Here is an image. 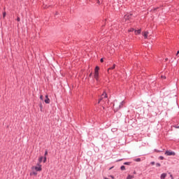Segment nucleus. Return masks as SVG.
<instances>
[{
  "mask_svg": "<svg viewBox=\"0 0 179 179\" xmlns=\"http://www.w3.org/2000/svg\"><path fill=\"white\" fill-rule=\"evenodd\" d=\"M44 101L46 104H50V98H48V95H45V99Z\"/></svg>",
  "mask_w": 179,
  "mask_h": 179,
  "instance_id": "6",
  "label": "nucleus"
},
{
  "mask_svg": "<svg viewBox=\"0 0 179 179\" xmlns=\"http://www.w3.org/2000/svg\"><path fill=\"white\" fill-rule=\"evenodd\" d=\"M135 162H141V158H137L134 160Z\"/></svg>",
  "mask_w": 179,
  "mask_h": 179,
  "instance_id": "19",
  "label": "nucleus"
},
{
  "mask_svg": "<svg viewBox=\"0 0 179 179\" xmlns=\"http://www.w3.org/2000/svg\"><path fill=\"white\" fill-rule=\"evenodd\" d=\"M48 155V151H45V156H47Z\"/></svg>",
  "mask_w": 179,
  "mask_h": 179,
  "instance_id": "24",
  "label": "nucleus"
},
{
  "mask_svg": "<svg viewBox=\"0 0 179 179\" xmlns=\"http://www.w3.org/2000/svg\"><path fill=\"white\" fill-rule=\"evenodd\" d=\"M101 62H104V60L102 59H101Z\"/></svg>",
  "mask_w": 179,
  "mask_h": 179,
  "instance_id": "30",
  "label": "nucleus"
},
{
  "mask_svg": "<svg viewBox=\"0 0 179 179\" xmlns=\"http://www.w3.org/2000/svg\"><path fill=\"white\" fill-rule=\"evenodd\" d=\"M152 166H155V162H151Z\"/></svg>",
  "mask_w": 179,
  "mask_h": 179,
  "instance_id": "28",
  "label": "nucleus"
},
{
  "mask_svg": "<svg viewBox=\"0 0 179 179\" xmlns=\"http://www.w3.org/2000/svg\"><path fill=\"white\" fill-rule=\"evenodd\" d=\"M176 128H179V127H176Z\"/></svg>",
  "mask_w": 179,
  "mask_h": 179,
  "instance_id": "35",
  "label": "nucleus"
},
{
  "mask_svg": "<svg viewBox=\"0 0 179 179\" xmlns=\"http://www.w3.org/2000/svg\"><path fill=\"white\" fill-rule=\"evenodd\" d=\"M135 29H134V28H131L130 29H129V31L131 32V31H134Z\"/></svg>",
  "mask_w": 179,
  "mask_h": 179,
  "instance_id": "17",
  "label": "nucleus"
},
{
  "mask_svg": "<svg viewBox=\"0 0 179 179\" xmlns=\"http://www.w3.org/2000/svg\"><path fill=\"white\" fill-rule=\"evenodd\" d=\"M165 155L166 156H176V152L167 150L165 152Z\"/></svg>",
  "mask_w": 179,
  "mask_h": 179,
  "instance_id": "5",
  "label": "nucleus"
},
{
  "mask_svg": "<svg viewBox=\"0 0 179 179\" xmlns=\"http://www.w3.org/2000/svg\"><path fill=\"white\" fill-rule=\"evenodd\" d=\"M31 170L32 171H41V170H43L41 164H37L36 166H34L31 167Z\"/></svg>",
  "mask_w": 179,
  "mask_h": 179,
  "instance_id": "3",
  "label": "nucleus"
},
{
  "mask_svg": "<svg viewBox=\"0 0 179 179\" xmlns=\"http://www.w3.org/2000/svg\"><path fill=\"white\" fill-rule=\"evenodd\" d=\"M43 157H39V159H38V164H41V162H43Z\"/></svg>",
  "mask_w": 179,
  "mask_h": 179,
  "instance_id": "13",
  "label": "nucleus"
},
{
  "mask_svg": "<svg viewBox=\"0 0 179 179\" xmlns=\"http://www.w3.org/2000/svg\"><path fill=\"white\" fill-rule=\"evenodd\" d=\"M165 61H169V59L168 58L165 59Z\"/></svg>",
  "mask_w": 179,
  "mask_h": 179,
  "instance_id": "33",
  "label": "nucleus"
},
{
  "mask_svg": "<svg viewBox=\"0 0 179 179\" xmlns=\"http://www.w3.org/2000/svg\"><path fill=\"white\" fill-rule=\"evenodd\" d=\"M166 177H167V174L166 173H162L161 175V179H164V178H166Z\"/></svg>",
  "mask_w": 179,
  "mask_h": 179,
  "instance_id": "10",
  "label": "nucleus"
},
{
  "mask_svg": "<svg viewBox=\"0 0 179 179\" xmlns=\"http://www.w3.org/2000/svg\"><path fill=\"white\" fill-rule=\"evenodd\" d=\"M122 106H124V101L115 100L113 102L114 111H118V110L122 108Z\"/></svg>",
  "mask_w": 179,
  "mask_h": 179,
  "instance_id": "1",
  "label": "nucleus"
},
{
  "mask_svg": "<svg viewBox=\"0 0 179 179\" xmlns=\"http://www.w3.org/2000/svg\"><path fill=\"white\" fill-rule=\"evenodd\" d=\"M170 177L171 178H173V175H171Z\"/></svg>",
  "mask_w": 179,
  "mask_h": 179,
  "instance_id": "31",
  "label": "nucleus"
},
{
  "mask_svg": "<svg viewBox=\"0 0 179 179\" xmlns=\"http://www.w3.org/2000/svg\"><path fill=\"white\" fill-rule=\"evenodd\" d=\"M39 107H40L41 110H43V104H40Z\"/></svg>",
  "mask_w": 179,
  "mask_h": 179,
  "instance_id": "22",
  "label": "nucleus"
},
{
  "mask_svg": "<svg viewBox=\"0 0 179 179\" xmlns=\"http://www.w3.org/2000/svg\"><path fill=\"white\" fill-rule=\"evenodd\" d=\"M131 15H124V20H129V19H131Z\"/></svg>",
  "mask_w": 179,
  "mask_h": 179,
  "instance_id": "8",
  "label": "nucleus"
},
{
  "mask_svg": "<svg viewBox=\"0 0 179 179\" xmlns=\"http://www.w3.org/2000/svg\"><path fill=\"white\" fill-rule=\"evenodd\" d=\"M90 76H92V73L90 74Z\"/></svg>",
  "mask_w": 179,
  "mask_h": 179,
  "instance_id": "34",
  "label": "nucleus"
},
{
  "mask_svg": "<svg viewBox=\"0 0 179 179\" xmlns=\"http://www.w3.org/2000/svg\"><path fill=\"white\" fill-rule=\"evenodd\" d=\"M141 31H142L141 29L134 30L135 34H141Z\"/></svg>",
  "mask_w": 179,
  "mask_h": 179,
  "instance_id": "11",
  "label": "nucleus"
},
{
  "mask_svg": "<svg viewBox=\"0 0 179 179\" xmlns=\"http://www.w3.org/2000/svg\"><path fill=\"white\" fill-rule=\"evenodd\" d=\"M17 20L18 22H20V17H17Z\"/></svg>",
  "mask_w": 179,
  "mask_h": 179,
  "instance_id": "26",
  "label": "nucleus"
},
{
  "mask_svg": "<svg viewBox=\"0 0 179 179\" xmlns=\"http://www.w3.org/2000/svg\"><path fill=\"white\" fill-rule=\"evenodd\" d=\"M143 36L144 37V38H148V36H149V31H145L143 33Z\"/></svg>",
  "mask_w": 179,
  "mask_h": 179,
  "instance_id": "7",
  "label": "nucleus"
},
{
  "mask_svg": "<svg viewBox=\"0 0 179 179\" xmlns=\"http://www.w3.org/2000/svg\"><path fill=\"white\" fill-rule=\"evenodd\" d=\"M160 166H161L160 164H159V163H157V164H156V166H157V167H160Z\"/></svg>",
  "mask_w": 179,
  "mask_h": 179,
  "instance_id": "20",
  "label": "nucleus"
},
{
  "mask_svg": "<svg viewBox=\"0 0 179 179\" xmlns=\"http://www.w3.org/2000/svg\"><path fill=\"white\" fill-rule=\"evenodd\" d=\"M124 164L125 166H129L131 164V162H124Z\"/></svg>",
  "mask_w": 179,
  "mask_h": 179,
  "instance_id": "15",
  "label": "nucleus"
},
{
  "mask_svg": "<svg viewBox=\"0 0 179 179\" xmlns=\"http://www.w3.org/2000/svg\"><path fill=\"white\" fill-rule=\"evenodd\" d=\"M99 70H100V68L96 66L94 69V78L96 80L97 83H99L100 82V79L99 78Z\"/></svg>",
  "mask_w": 179,
  "mask_h": 179,
  "instance_id": "2",
  "label": "nucleus"
},
{
  "mask_svg": "<svg viewBox=\"0 0 179 179\" xmlns=\"http://www.w3.org/2000/svg\"><path fill=\"white\" fill-rule=\"evenodd\" d=\"M46 162H47V157H45L43 159V163H45Z\"/></svg>",
  "mask_w": 179,
  "mask_h": 179,
  "instance_id": "18",
  "label": "nucleus"
},
{
  "mask_svg": "<svg viewBox=\"0 0 179 179\" xmlns=\"http://www.w3.org/2000/svg\"><path fill=\"white\" fill-rule=\"evenodd\" d=\"M30 176H37V172L32 171V172L30 173Z\"/></svg>",
  "mask_w": 179,
  "mask_h": 179,
  "instance_id": "12",
  "label": "nucleus"
},
{
  "mask_svg": "<svg viewBox=\"0 0 179 179\" xmlns=\"http://www.w3.org/2000/svg\"><path fill=\"white\" fill-rule=\"evenodd\" d=\"M132 178H134V176L128 175L127 179H132Z\"/></svg>",
  "mask_w": 179,
  "mask_h": 179,
  "instance_id": "14",
  "label": "nucleus"
},
{
  "mask_svg": "<svg viewBox=\"0 0 179 179\" xmlns=\"http://www.w3.org/2000/svg\"><path fill=\"white\" fill-rule=\"evenodd\" d=\"M171 179H174V178H172Z\"/></svg>",
  "mask_w": 179,
  "mask_h": 179,
  "instance_id": "36",
  "label": "nucleus"
},
{
  "mask_svg": "<svg viewBox=\"0 0 179 179\" xmlns=\"http://www.w3.org/2000/svg\"><path fill=\"white\" fill-rule=\"evenodd\" d=\"M43 95H41V96H40L41 100H43Z\"/></svg>",
  "mask_w": 179,
  "mask_h": 179,
  "instance_id": "27",
  "label": "nucleus"
},
{
  "mask_svg": "<svg viewBox=\"0 0 179 179\" xmlns=\"http://www.w3.org/2000/svg\"><path fill=\"white\" fill-rule=\"evenodd\" d=\"M5 16H6V12H4V13H3V17H5Z\"/></svg>",
  "mask_w": 179,
  "mask_h": 179,
  "instance_id": "21",
  "label": "nucleus"
},
{
  "mask_svg": "<svg viewBox=\"0 0 179 179\" xmlns=\"http://www.w3.org/2000/svg\"><path fill=\"white\" fill-rule=\"evenodd\" d=\"M97 3L100 5V0H97Z\"/></svg>",
  "mask_w": 179,
  "mask_h": 179,
  "instance_id": "29",
  "label": "nucleus"
},
{
  "mask_svg": "<svg viewBox=\"0 0 179 179\" xmlns=\"http://www.w3.org/2000/svg\"><path fill=\"white\" fill-rule=\"evenodd\" d=\"M161 78H162V79H166V76H162Z\"/></svg>",
  "mask_w": 179,
  "mask_h": 179,
  "instance_id": "25",
  "label": "nucleus"
},
{
  "mask_svg": "<svg viewBox=\"0 0 179 179\" xmlns=\"http://www.w3.org/2000/svg\"><path fill=\"white\" fill-rule=\"evenodd\" d=\"M160 160H164V157H159Z\"/></svg>",
  "mask_w": 179,
  "mask_h": 179,
  "instance_id": "23",
  "label": "nucleus"
},
{
  "mask_svg": "<svg viewBox=\"0 0 179 179\" xmlns=\"http://www.w3.org/2000/svg\"><path fill=\"white\" fill-rule=\"evenodd\" d=\"M108 96H107V93H106V92H104L102 95L101 96V98L99 99L98 101V104H100L101 101H104L106 100V99H107Z\"/></svg>",
  "mask_w": 179,
  "mask_h": 179,
  "instance_id": "4",
  "label": "nucleus"
},
{
  "mask_svg": "<svg viewBox=\"0 0 179 179\" xmlns=\"http://www.w3.org/2000/svg\"><path fill=\"white\" fill-rule=\"evenodd\" d=\"M120 169H121V170H122V171L125 170V166H122L120 167Z\"/></svg>",
  "mask_w": 179,
  "mask_h": 179,
  "instance_id": "16",
  "label": "nucleus"
},
{
  "mask_svg": "<svg viewBox=\"0 0 179 179\" xmlns=\"http://www.w3.org/2000/svg\"><path fill=\"white\" fill-rule=\"evenodd\" d=\"M111 69H115V64H113V66L109 69H108V73H110V71H111Z\"/></svg>",
  "mask_w": 179,
  "mask_h": 179,
  "instance_id": "9",
  "label": "nucleus"
},
{
  "mask_svg": "<svg viewBox=\"0 0 179 179\" xmlns=\"http://www.w3.org/2000/svg\"><path fill=\"white\" fill-rule=\"evenodd\" d=\"M110 177H111V178L114 179V176H110Z\"/></svg>",
  "mask_w": 179,
  "mask_h": 179,
  "instance_id": "32",
  "label": "nucleus"
}]
</instances>
